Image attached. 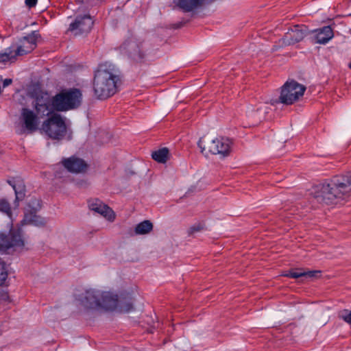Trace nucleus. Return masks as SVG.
<instances>
[{"label":"nucleus","mask_w":351,"mask_h":351,"mask_svg":"<svg viewBox=\"0 0 351 351\" xmlns=\"http://www.w3.org/2000/svg\"><path fill=\"white\" fill-rule=\"evenodd\" d=\"M79 300L87 308L118 311L121 313H129L134 308L132 298L128 293L118 295L111 291L88 289Z\"/></svg>","instance_id":"nucleus-1"},{"label":"nucleus","mask_w":351,"mask_h":351,"mask_svg":"<svg viewBox=\"0 0 351 351\" xmlns=\"http://www.w3.org/2000/svg\"><path fill=\"white\" fill-rule=\"evenodd\" d=\"M82 101V93L77 88L64 90L50 98L47 93H42L35 100V108L41 116H49L54 110L66 111L78 107Z\"/></svg>","instance_id":"nucleus-2"},{"label":"nucleus","mask_w":351,"mask_h":351,"mask_svg":"<svg viewBox=\"0 0 351 351\" xmlns=\"http://www.w3.org/2000/svg\"><path fill=\"white\" fill-rule=\"evenodd\" d=\"M351 191V178L337 176L330 180H325L315 185L311 193L317 201L326 204L335 203V199L343 198Z\"/></svg>","instance_id":"nucleus-3"},{"label":"nucleus","mask_w":351,"mask_h":351,"mask_svg":"<svg viewBox=\"0 0 351 351\" xmlns=\"http://www.w3.org/2000/svg\"><path fill=\"white\" fill-rule=\"evenodd\" d=\"M111 64H100L95 73L93 90L95 96L100 99L113 95L117 91V82L119 80L112 72Z\"/></svg>","instance_id":"nucleus-4"},{"label":"nucleus","mask_w":351,"mask_h":351,"mask_svg":"<svg viewBox=\"0 0 351 351\" xmlns=\"http://www.w3.org/2000/svg\"><path fill=\"white\" fill-rule=\"evenodd\" d=\"M37 36L38 34L33 32L21 38L17 43L12 44L3 53H0V62L13 61L16 56H23L33 51L36 47Z\"/></svg>","instance_id":"nucleus-5"},{"label":"nucleus","mask_w":351,"mask_h":351,"mask_svg":"<svg viewBox=\"0 0 351 351\" xmlns=\"http://www.w3.org/2000/svg\"><path fill=\"white\" fill-rule=\"evenodd\" d=\"M40 130L52 139H62L66 134L64 119L56 113L43 122Z\"/></svg>","instance_id":"nucleus-6"},{"label":"nucleus","mask_w":351,"mask_h":351,"mask_svg":"<svg viewBox=\"0 0 351 351\" xmlns=\"http://www.w3.org/2000/svg\"><path fill=\"white\" fill-rule=\"evenodd\" d=\"M69 19L71 22L67 31L74 36L88 34L93 25V21L88 13L77 14Z\"/></svg>","instance_id":"nucleus-7"},{"label":"nucleus","mask_w":351,"mask_h":351,"mask_svg":"<svg viewBox=\"0 0 351 351\" xmlns=\"http://www.w3.org/2000/svg\"><path fill=\"white\" fill-rule=\"evenodd\" d=\"M305 90L306 87L298 82L288 81L282 87L280 101L287 105L292 104L304 95Z\"/></svg>","instance_id":"nucleus-8"},{"label":"nucleus","mask_w":351,"mask_h":351,"mask_svg":"<svg viewBox=\"0 0 351 351\" xmlns=\"http://www.w3.org/2000/svg\"><path fill=\"white\" fill-rule=\"evenodd\" d=\"M41 208L40 200L34 198L27 205L25 210L24 219L22 221L23 224H30L38 227H42L45 225L46 219L40 215H36V212Z\"/></svg>","instance_id":"nucleus-9"},{"label":"nucleus","mask_w":351,"mask_h":351,"mask_svg":"<svg viewBox=\"0 0 351 351\" xmlns=\"http://www.w3.org/2000/svg\"><path fill=\"white\" fill-rule=\"evenodd\" d=\"M36 112L39 116L33 110L26 108H22L19 121L24 131L31 133L38 129L40 118H43L44 116H41L37 111Z\"/></svg>","instance_id":"nucleus-10"},{"label":"nucleus","mask_w":351,"mask_h":351,"mask_svg":"<svg viewBox=\"0 0 351 351\" xmlns=\"http://www.w3.org/2000/svg\"><path fill=\"white\" fill-rule=\"evenodd\" d=\"M21 229L11 230L8 235L0 237V250H6L10 248L22 249L24 247Z\"/></svg>","instance_id":"nucleus-11"},{"label":"nucleus","mask_w":351,"mask_h":351,"mask_svg":"<svg viewBox=\"0 0 351 351\" xmlns=\"http://www.w3.org/2000/svg\"><path fill=\"white\" fill-rule=\"evenodd\" d=\"M232 147V141L224 137L213 139L209 144L208 152L213 154H218L221 157L229 155Z\"/></svg>","instance_id":"nucleus-12"},{"label":"nucleus","mask_w":351,"mask_h":351,"mask_svg":"<svg viewBox=\"0 0 351 351\" xmlns=\"http://www.w3.org/2000/svg\"><path fill=\"white\" fill-rule=\"evenodd\" d=\"M88 206L91 210L101 215L107 221L110 222L114 221L116 217L114 212L101 200L98 199H92L89 201Z\"/></svg>","instance_id":"nucleus-13"},{"label":"nucleus","mask_w":351,"mask_h":351,"mask_svg":"<svg viewBox=\"0 0 351 351\" xmlns=\"http://www.w3.org/2000/svg\"><path fill=\"white\" fill-rule=\"evenodd\" d=\"M305 36L306 27L295 25L286 33L282 41L285 45H291L301 41Z\"/></svg>","instance_id":"nucleus-14"},{"label":"nucleus","mask_w":351,"mask_h":351,"mask_svg":"<svg viewBox=\"0 0 351 351\" xmlns=\"http://www.w3.org/2000/svg\"><path fill=\"white\" fill-rule=\"evenodd\" d=\"M311 34L314 42L321 45L327 44L334 37L333 30L329 25L313 29Z\"/></svg>","instance_id":"nucleus-15"},{"label":"nucleus","mask_w":351,"mask_h":351,"mask_svg":"<svg viewBox=\"0 0 351 351\" xmlns=\"http://www.w3.org/2000/svg\"><path fill=\"white\" fill-rule=\"evenodd\" d=\"M62 165L68 171L71 173H82L86 169L87 165L85 162L79 158L71 156L62 161Z\"/></svg>","instance_id":"nucleus-16"},{"label":"nucleus","mask_w":351,"mask_h":351,"mask_svg":"<svg viewBox=\"0 0 351 351\" xmlns=\"http://www.w3.org/2000/svg\"><path fill=\"white\" fill-rule=\"evenodd\" d=\"M8 182L14 191L16 195L15 202H19L25 196V185L23 181L21 179L17 178L10 180Z\"/></svg>","instance_id":"nucleus-17"},{"label":"nucleus","mask_w":351,"mask_h":351,"mask_svg":"<svg viewBox=\"0 0 351 351\" xmlns=\"http://www.w3.org/2000/svg\"><path fill=\"white\" fill-rule=\"evenodd\" d=\"M320 273L319 271H304L301 269H295L289 271L287 274H285L286 276L292 278H298L300 277H306L308 278H314L317 276V274Z\"/></svg>","instance_id":"nucleus-18"},{"label":"nucleus","mask_w":351,"mask_h":351,"mask_svg":"<svg viewBox=\"0 0 351 351\" xmlns=\"http://www.w3.org/2000/svg\"><path fill=\"white\" fill-rule=\"evenodd\" d=\"M153 229V224L149 220H144L138 223L134 228V233L136 235L147 234Z\"/></svg>","instance_id":"nucleus-19"},{"label":"nucleus","mask_w":351,"mask_h":351,"mask_svg":"<svg viewBox=\"0 0 351 351\" xmlns=\"http://www.w3.org/2000/svg\"><path fill=\"white\" fill-rule=\"evenodd\" d=\"M121 49L125 50L130 55H134L139 51V46L134 40L125 41L121 46Z\"/></svg>","instance_id":"nucleus-20"},{"label":"nucleus","mask_w":351,"mask_h":351,"mask_svg":"<svg viewBox=\"0 0 351 351\" xmlns=\"http://www.w3.org/2000/svg\"><path fill=\"white\" fill-rule=\"evenodd\" d=\"M168 149L167 148H162L152 153V158L161 163H164L167 161L168 156Z\"/></svg>","instance_id":"nucleus-21"},{"label":"nucleus","mask_w":351,"mask_h":351,"mask_svg":"<svg viewBox=\"0 0 351 351\" xmlns=\"http://www.w3.org/2000/svg\"><path fill=\"white\" fill-rule=\"evenodd\" d=\"M0 212L8 216L12 221V213L10 205L9 202L4 199H0Z\"/></svg>","instance_id":"nucleus-22"},{"label":"nucleus","mask_w":351,"mask_h":351,"mask_svg":"<svg viewBox=\"0 0 351 351\" xmlns=\"http://www.w3.org/2000/svg\"><path fill=\"white\" fill-rule=\"evenodd\" d=\"M8 265L0 258V285H3L8 278Z\"/></svg>","instance_id":"nucleus-23"},{"label":"nucleus","mask_w":351,"mask_h":351,"mask_svg":"<svg viewBox=\"0 0 351 351\" xmlns=\"http://www.w3.org/2000/svg\"><path fill=\"white\" fill-rule=\"evenodd\" d=\"M267 110V106L265 105H261L256 108L254 117H256L259 121H261L262 119H265V114L268 112Z\"/></svg>","instance_id":"nucleus-24"},{"label":"nucleus","mask_w":351,"mask_h":351,"mask_svg":"<svg viewBox=\"0 0 351 351\" xmlns=\"http://www.w3.org/2000/svg\"><path fill=\"white\" fill-rule=\"evenodd\" d=\"M340 317L351 326V310H344L341 313Z\"/></svg>","instance_id":"nucleus-25"},{"label":"nucleus","mask_w":351,"mask_h":351,"mask_svg":"<svg viewBox=\"0 0 351 351\" xmlns=\"http://www.w3.org/2000/svg\"><path fill=\"white\" fill-rule=\"evenodd\" d=\"M37 0H25V4L29 8L35 6Z\"/></svg>","instance_id":"nucleus-26"},{"label":"nucleus","mask_w":351,"mask_h":351,"mask_svg":"<svg viewBox=\"0 0 351 351\" xmlns=\"http://www.w3.org/2000/svg\"><path fill=\"white\" fill-rule=\"evenodd\" d=\"M0 297H1V299L2 300H4V301H9L10 300V298H9V295H8L7 292H2L1 293Z\"/></svg>","instance_id":"nucleus-27"},{"label":"nucleus","mask_w":351,"mask_h":351,"mask_svg":"<svg viewBox=\"0 0 351 351\" xmlns=\"http://www.w3.org/2000/svg\"><path fill=\"white\" fill-rule=\"evenodd\" d=\"M198 147L200 148L202 153H204L205 146L203 145V142L202 140L198 141Z\"/></svg>","instance_id":"nucleus-28"},{"label":"nucleus","mask_w":351,"mask_h":351,"mask_svg":"<svg viewBox=\"0 0 351 351\" xmlns=\"http://www.w3.org/2000/svg\"><path fill=\"white\" fill-rule=\"evenodd\" d=\"M12 82V81L11 79H8V78L5 79L3 82V86L6 87V86H9L10 84H11Z\"/></svg>","instance_id":"nucleus-29"},{"label":"nucleus","mask_w":351,"mask_h":351,"mask_svg":"<svg viewBox=\"0 0 351 351\" xmlns=\"http://www.w3.org/2000/svg\"><path fill=\"white\" fill-rule=\"evenodd\" d=\"M348 67L351 69V60H350V62L348 64Z\"/></svg>","instance_id":"nucleus-30"}]
</instances>
